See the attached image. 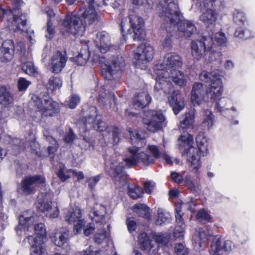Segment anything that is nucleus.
<instances>
[{
	"label": "nucleus",
	"mask_w": 255,
	"mask_h": 255,
	"mask_svg": "<svg viewBox=\"0 0 255 255\" xmlns=\"http://www.w3.org/2000/svg\"><path fill=\"white\" fill-rule=\"evenodd\" d=\"M153 239L158 244V247L165 246L167 245L170 238L168 233H154L153 235Z\"/></svg>",
	"instance_id": "obj_34"
},
{
	"label": "nucleus",
	"mask_w": 255,
	"mask_h": 255,
	"mask_svg": "<svg viewBox=\"0 0 255 255\" xmlns=\"http://www.w3.org/2000/svg\"><path fill=\"white\" fill-rule=\"evenodd\" d=\"M174 251L177 255H187L188 249L182 244H177L174 247Z\"/></svg>",
	"instance_id": "obj_50"
},
{
	"label": "nucleus",
	"mask_w": 255,
	"mask_h": 255,
	"mask_svg": "<svg viewBox=\"0 0 255 255\" xmlns=\"http://www.w3.org/2000/svg\"><path fill=\"white\" fill-rule=\"evenodd\" d=\"M0 52L3 54V57L6 60L10 59L14 52V44L12 40H5L2 43L0 49Z\"/></svg>",
	"instance_id": "obj_31"
},
{
	"label": "nucleus",
	"mask_w": 255,
	"mask_h": 255,
	"mask_svg": "<svg viewBox=\"0 0 255 255\" xmlns=\"http://www.w3.org/2000/svg\"><path fill=\"white\" fill-rule=\"evenodd\" d=\"M14 24L16 26L17 29L24 31V27L26 25V20L24 16L21 15L20 16H14Z\"/></svg>",
	"instance_id": "obj_48"
},
{
	"label": "nucleus",
	"mask_w": 255,
	"mask_h": 255,
	"mask_svg": "<svg viewBox=\"0 0 255 255\" xmlns=\"http://www.w3.org/2000/svg\"><path fill=\"white\" fill-rule=\"evenodd\" d=\"M168 73L169 78L171 79L176 85L181 87L186 85L187 78L182 72L176 69H171Z\"/></svg>",
	"instance_id": "obj_27"
},
{
	"label": "nucleus",
	"mask_w": 255,
	"mask_h": 255,
	"mask_svg": "<svg viewBox=\"0 0 255 255\" xmlns=\"http://www.w3.org/2000/svg\"><path fill=\"white\" fill-rule=\"evenodd\" d=\"M182 63L180 57L175 53L166 54L162 63L154 66V70L170 71L172 69H176L182 66Z\"/></svg>",
	"instance_id": "obj_14"
},
{
	"label": "nucleus",
	"mask_w": 255,
	"mask_h": 255,
	"mask_svg": "<svg viewBox=\"0 0 255 255\" xmlns=\"http://www.w3.org/2000/svg\"><path fill=\"white\" fill-rule=\"evenodd\" d=\"M193 139L192 135L185 133L179 137L178 145L179 147H188V151L186 153H183V155L186 153L187 160L190 163V166L196 171L201 166L200 155L198 152L199 151L200 154L203 156L206 154L208 152V143L207 139L202 135L199 134L196 137L197 149L194 147L190 146L193 142Z\"/></svg>",
	"instance_id": "obj_4"
},
{
	"label": "nucleus",
	"mask_w": 255,
	"mask_h": 255,
	"mask_svg": "<svg viewBox=\"0 0 255 255\" xmlns=\"http://www.w3.org/2000/svg\"><path fill=\"white\" fill-rule=\"evenodd\" d=\"M70 173L71 170H67L64 165H60L57 175L61 181L64 182L70 178Z\"/></svg>",
	"instance_id": "obj_44"
},
{
	"label": "nucleus",
	"mask_w": 255,
	"mask_h": 255,
	"mask_svg": "<svg viewBox=\"0 0 255 255\" xmlns=\"http://www.w3.org/2000/svg\"><path fill=\"white\" fill-rule=\"evenodd\" d=\"M129 148H136L139 149V152L140 153H143V154H145L147 156L151 157L153 159V161L151 163H150L148 164V165L152 164L154 163L155 161V159L159 158L161 157L162 153L160 152V151L159 150V148L158 147L154 145H149L147 146V149L149 152H150L152 154V155H149L147 154L146 153H144V152L141 151V149L140 147L138 146H133V147H129Z\"/></svg>",
	"instance_id": "obj_33"
},
{
	"label": "nucleus",
	"mask_w": 255,
	"mask_h": 255,
	"mask_svg": "<svg viewBox=\"0 0 255 255\" xmlns=\"http://www.w3.org/2000/svg\"><path fill=\"white\" fill-rule=\"evenodd\" d=\"M81 212L77 207L70 208L64 216L65 220L69 224H73L81 218Z\"/></svg>",
	"instance_id": "obj_29"
},
{
	"label": "nucleus",
	"mask_w": 255,
	"mask_h": 255,
	"mask_svg": "<svg viewBox=\"0 0 255 255\" xmlns=\"http://www.w3.org/2000/svg\"><path fill=\"white\" fill-rule=\"evenodd\" d=\"M67 59L65 52L58 51L55 53L51 58L52 72L56 74L60 73L65 67Z\"/></svg>",
	"instance_id": "obj_18"
},
{
	"label": "nucleus",
	"mask_w": 255,
	"mask_h": 255,
	"mask_svg": "<svg viewBox=\"0 0 255 255\" xmlns=\"http://www.w3.org/2000/svg\"><path fill=\"white\" fill-rule=\"evenodd\" d=\"M171 179L177 184L181 183L183 181V176L179 173L173 171L170 174Z\"/></svg>",
	"instance_id": "obj_62"
},
{
	"label": "nucleus",
	"mask_w": 255,
	"mask_h": 255,
	"mask_svg": "<svg viewBox=\"0 0 255 255\" xmlns=\"http://www.w3.org/2000/svg\"><path fill=\"white\" fill-rule=\"evenodd\" d=\"M22 70L29 75L35 76L37 74V68L34 65V64L30 61L25 62L22 67Z\"/></svg>",
	"instance_id": "obj_43"
},
{
	"label": "nucleus",
	"mask_w": 255,
	"mask_h": 255,
	"mask_svg": "<svg viewBox=\"0 0 255 255\" xmlns=\"http://www.w3.org/2000/svg\"><path fill=\"white\" fill-rule=\"evenodd\" d=\"M30 82L25 78H20L18 80V89L19 91H23L26 90L28 86L30 85Z\"/></svg>",
	"instance_id": "obj_54"
},
{
	"label": "nucleus",
	"mask_w": 255,
	"mask_h": 255,
	"mask_svg": "<svg viewBox=\"0 0 255 255\" xmlns=\"http://www.w3.org/2000/svg\"><path fill=\"white\" fill-rule=\"evenodd\" d=\"M128 155L123 159V161L118 165L116 160L110 162L111 168L115 172V178L124 185L127 183V175L123 171L124 167L134 166L138 163L141 162L143 165L147 166L148 164L153 161L151 157L147 156L143 153L139 152V149L136 148H128Z\"/></svg>",
	"instance_id": "obj_2"
},
{
	"label": "nucleus",
	"mask_w": 255,
	"mask_h": 255,
	"mask_svg": "<svg viewBox=\"0 0 255 255\" xmlns=\"http://www.w3.org/2000/svg\"><path fill=\"white\" fill-rule=\"evenodd\" d=\"M124 66L125 60L122 56H113L103 66L102 73L107 80L115 79L120 76Z\"/></svg>",
	"instance_id": "obj_8"
},
{
	"label": "nucleus",
	"mask_w": 255,
	"mask_h": 255,
	"mask_svg": "<svg viewBox=\"0 0 255 255\" xmlns=\"http://www.w3.org/2000/svg\"><path fill=\"white\" fill-rule=\"evenodd\" d=\"M128 17L132 30L128 29V32L130 34H131L133 32L132 35L133 39L134 40H139L143 34V20L141 17L137 15L133 10H130L129 11Z\"/></svg>",
	"instance_id": "obj_13"
},
{
	"label": "nucleus",
	"mask_w": 255,
	"mask_h": 255,
	"mask_svg": "<svg viewBox=\"0 0 255 255\" xmlns=\"http://www.w3.org/2000/svg\"><path fill=\"white\" fill-rule=\"evenodd\" d=\"M129 196L133 199H137L142 197L143 191L141 188L138 186L132 185L128 187Z\"/></svg>",
	"instance_id": "obj_40"
},
{
	"label": "nucleus",
	"mask_w": 255,
	"mask_h": 255,
	"mask_svg": "<svg viewBox=\"0 0 255 255\" xmlns=\"http://www.w3.org/2000/svg\"><path fill=\"white\" fill-rule=\"evenodd\" d=\"M156 79V84L154 86V91L156 93L162 92L166 95L171 94L168 97V101L175 114L177 115L184 108V104L182 102L178 101L177 95L178 91H175L173 86L169 80V74L168 71L155 70Z\"/></svg>",
	"instance_id": "obj_5"
},
{
	"label": "nucleus",
	"mask_w": 255,
	"mask_h": 255,
	"mask_svg": "<svg viewBox=\"0 0 255 255\" xmlns=\"http://www.w3.org/2000/svg\"><path fill=\"white\" fill-rule=\"evenodd\" d=\"M228 100L225 98L220 99L219 101L216 103V108L221 112L228 109L227 107V103Z\"/></svg>",
	"instance_id": "obj_56"
},
{
	"label": "nucleus",
	"mask_w": 255,
	"mask_h": 255,
	"mask_svg": "<svg viewBox=\"0 0 255 255\" xmlns=\"http://www.w3.org/2000/svg\"><path fill=\"white\" fill-rule=\"evenodd\" d=\"M44 178L41 175H34L25 178L21 182V187L23 193L25 195H29L34 191L36 185L43 183Z\"/></svg>",
	"instance_id": "obj_15"
},
{
	"label": "nucleus",
	"mask_w": 255,
	"mask_h": 255,
	"mask_svg": "<svg viewBox=\"0 0 255 255\" xmlns=\"http://www.w3.org/2000/svg\"><path fill=\"white\" fill-rule=\"evenodd\" d=\"M184 227L183 226H176L174 231V237L177 239L183 238L184 235Z\"/></svg>",
	"instance_id": "obj_63"
},
{
	"label": "nucleus",
	"mask_w": 255,
	"mask_h": 255,
	"mask_svg": "<svg viewBox=\"0 0 255 255\" xmlns=\"http://www.w3.org/2000/svg\"><path fill=\"white\" fill-rule=\"evenodd\" d=\"M31 104L43 117H52L60 112L59 104L47 95H33Z\"/></svg>",
	"instance_id": "obj_6"
},
{
	"label": "nucleus",
	"mask_w": 255,
	"mask_h": 255,
	"mask_svg": "<svg viewBox=\"0 0 255 255\" xmlns=\"http://www.w3.org/2000/svg\"><path fill=\"white\" fill-rule=\"evenodd\" d=\"M107 214L106 207L100 204H96L89 213L93 221L103 223Z\"/></svg>",
	"instance_id": "obj_24"
},
{
	"label": "nucleus",
	"mask_w": 255,
	"mask_h": 255,
	"mask_svg": "<svg viewBox=\"0 0 255 255\" xmlns=\"http://www.w3.org/2000/svg\"><path fill=\"white\" fill-rule=\"evenodd\" d=\"M89 57V54L88 52H85V54L83 53H79L77 56L76 61L79 65H84Z\"/></svg>",
	"instance_id": "obj_53"
},
{
	"label": "nucleus",
	"mask_w": 255,
	"mask_h": 255,
	"mask_svg": "<svg viewBox=\"0 0 255 255\" xmlns=\"http://www.w3.org/2000/svg\"><path fill=\"white\" fill-rule=\"evenodd\" d=\"M244 13L240 10H236L234 13V20L236 23H244L246 20Z\"/></svg>",
	"instance_id": "obj_51"
},
{
	"label": "nucleus",
	"mask_w": 255,
	"mask_h": 255,
	"mask_svg": "<svg viewBox=\"0 0 255 255\" xmlns=\"http://www.w3.org/2000/svg\"><path fill=\"white\" fill-rule=\"evenodd\" d=\"M171 220L169 214L164 212L162 209L158 210L157 219L156 220L157 225H161L165 223H169Z\"/></svg>",
	"instance_id": "obj_42"
},
{
	"label": "nucleus",
	"mask_w": 255,
	"mask_h": 255,
	"mask_svg": "<svg viewBox=\"0 0 255 255\" xmlns=\"http://www.w3.org/2000/svg\"><path fill=\"white\" fill-rule=\"evenodd\" d=\"M144 117L143 123L150 132L154 133L162 130L166 125V118L160 111H146Z\"/></svg>",
	"instance_id": "obj_7"
},
{
	"label": "nucleus",
	"mask_w": 255,
	"mask_h": 255,
	"mask_svg": "<svg viewBox=\"0 0 255 255\" xmlns=\"http://www.w3.org/2000/svg\"><path fill=\"white\" fill-rule=\"evenodd\" d=\"M13 101V97L9 91L5 86H0V104L7 106Z\"/></svg>",
	"instance_id": "obj_30"
},
{
	"label": "nucleus",
	"mask_w": 255,
	"mask_h": 255,
	"mask_svg": "<svg viewBox=\"0 0 255 255\" xmlns=\"http://www.w3.org/2000/svg\"><path fill=\"white\" fill-rule=\"evenodd\" d=\"M197 219L200 221H209L211 217L209 214L205 210L199 211L196 215Z\"/></svg>",
	"instance_id": "obj_52"
},
{
	"label": "nucleus",
	"mask_w": 255,
	"mask_h": 255,
	"mask_svg": "<svg viewBox=\"0 0 255 255\" xmlns=\"http://www.w3.org/2000/svg\"><path fill=\"white\" fill-rule=\"evenodd\" d=\"M214 121V116L210 110H206L204 113V120L202 123L203 128L209 129L212 127Z\"/></svg>",
	"instance_id": "obj_35"
},
{
	"label": "nucleus",
	"mask_w": 255,
	"mask_h": 255,
	"mask_svg": "<svg viewBox=\"0 0 255 255\" xmlns=\"http://www.w3.org/2000/svg\"><path fill=\"white\" fill-rule=\"evenodd\" d=\"M222 77L217 78L215 81L211 82L209 87L208 94L210 95L211 100L212 102H215L219 97L221 96L223 92V83L221 80Z\"/></svg>",
	"instance_id": "obj_22"
},
{
	"label": "nucleus",
	"mask_w": 255,
	"mask_h": 255,
	"mask_svg": "<svg viewBox=\"0 0 255 255\" xmlns=\"http://www.w3.org/2000/svg\"><path fill=\"white\" fill-rule=\"evenodd\" d=\"M62 85V81L59 77L52 76L49 78L47 86L49 90L53 92L60 89Z\"/></svg>",
	"instance_id": "obj_39"
},
{
	"label": "nucleus",
	"mask_w": 255,
	"mask_h": 255,
	"mask_svg": "<svg viewBox=\"0 0 255 255\" xmlns=\"http://www.w3.org/2000/svg\"><path fill=\"white\" fill-rule=\"evenodd\" d=\"M37 215L32 210H27L22 213L19 217V225L16 228V232L18 233V230L28 228L37 221Z\"/></svg>",
	"instance_id": "obj_19"
},
{
	"label": "nucleus",
	"mask_w": 255,
	"mask_h": 255,
	"mask_svg": "<svg viewBox=\"0 0 255 255\" xmlns=\"http://www.w3.org/2000/svg\"><path fill=\"white\" fill-rule=\"evenodd\" d=\"M235 36L241 39H248L253 37L251 31L249 29H243L242 28H238L235 32Z\"/></svg>",
	"instance_id": "obj_46"
},
{
	"label": "nucleus",
	"mask_w": 255,
	"mask_h": 255,
	"mask_svg": "<svg viewBox=\"0 0 255 255\" xmlns=\"http://www.w3.org/2000/svg\"><path fill=\"white\" fill-rule=\"evenodd\" d=\"M52 241L57 246H62L63 244L67 243L69 239V232L68 230L55 232L50 236Z\"/></svg>",
	"instance_id": "obj_28"
},
{
	"label": "nucleus",
	"mask_w": 255,
	"mask_h": 255,
	"mask_svg": "<svg viewBox=\"0 0 255 255\" xmlns=\"http://www.w3.org/2000/svg\"><path fill=\"white\" fill-rule=\"evenodd\" d=\"M220 238H215L211 246L210 253L211 255H221L223 251L230 252L232 249L233 243L230 241L225 242L224 246H221Z\"/></svg>",
	"instance_id": "obj_20"
},
{
	"label": "nucleus",
	"mask_w": 255,
	"mask_h": 255,
	"mask_svg": "<svg viewBox=\"0 0 255 255\" xmlns=\"http://www.w3.org/2000/svg\"><path fill=\"white\" fill-rule=\"evenodd\" d=\"M59 214V210L57 204L55 202L51 203V207L45 213V215L50 218H55L58 217Z\"/></svg>",
	"instance_id": "obj_45"
},
{
	"label": "nucleus",
	"mask_w": 255,
	"mask_h": 255,
	"mask_svg": "<svg viewBox=\"0 0 255 255\" xmlns=\"http://www.w3.org/2000/svg\"><path fill=\"white\" fill-rule=\"evenodd\" d=\"M138 239L140 248L142 250L148 251L153 255L157 253L158 247H155L147 234L145 233L140 234Z\"/></svg>",
	"instance_id": "obj_23"
},
{
	"label": "nucleus",
	"mask_w": 255,
	"mask_h": 255,
	"mask_svg": "<svg viewBox=\"0 0 255 255\" xmlns=\"http://www.w3.org/2000/svg\"><path fill=\"white\" fill-rule=\"evenodd\" d=\"M112 129V134L113 136V143L117 144L120 141V131L118 128L111 127Z\"/></svg>",
	"instance_id": "obj_59"
},
{
	"label": "nucleus",
	"mask_w": 255,
	"mask_h": 255,
	"mask_svg": "<svg viewBox=\"0 0 255 255\" xmlns=\"http://www.w3.org/2000/svg\"><path fill=\"white\" fill-rule=\"evenodd\" d=\"M213 45V38L210 37L193 40L190 43L191 55L194 59L199 60L212 50Z\"/></svg>",
	"instance_id": "obj_10"
},
{
	"label": "nucleus",
	"mask_w": 255,
	"mask_h": 255,
	"mask_svg": "<svg viewBox=\"0 0 255 255\" xmlns=\"http://www.w3.org/2000/svg\"><path fill=\"white\" fill-rule=\"evenodd\" d=\"M208 94L203 85L201 83H195L193 85L191 92V100L194 105H199L205 100Z\"/></svg>",
	"instance_id": "obj_17"
},
{
	"label": "nucleus",
	"mask_w": 255,
	"mask_h": 255,
	"mask_svg": "<svg viewBox=\"0 0 255 255\" xmlns=\"http://www.w3.org/2000/svg\"><path fill=\"white\" fill-rule=\"evenodd\" d=\"M212 235L208 230H200L199 233V242L198 243L199 247L203 249L205 248L208 244V238Z\"/></svg>",
	"instance_id": "obj_38"
},
{
	"label": "nucleus",
	"mask_w": 255,
	"mask_h": 255,
	"mask_svg": "<svg viewBox=\"0 0 255 255\" xmlns=\"http://www.w3.org/2000/svg\"><path fill=\"white\" fill-rule=\"evenodd\" d=\"M208 1L210 4L206 3L208 8L200 16V20L206 27H212L215 26L218 16L214 8L220 5L221 1L220 0H209Z\"/></svg>",
	"instance_id": "obj_12"
},
{
	"label": "nucleus",
	"mask_w": 255,
	"mask_h": 255,
	"mask_svg": "<svg viewBox=\"0 0 255 255\" xmlns=\"http://www.w3.org/2000/svg\"><path fill=\"white\" fill-rule=\"evenodd\" d=\"M31 255H47L42 246H31Z\"/></svg>",
	"instance_id": "obj_49"
},
{
	"label": "nucleus",
	"mask_w": 255,
	"mask_h": 255,
	"mask_svg": "<svg viewBox=\"0 0 255 255\" xmlns=\"http://www.w3.org/2000/svg\"><path fill=\"white\" fill-rule=\"evenodd\" d=\"M46 31L47 34L45 36L46 37L49 39H51L54 35L55 31L52 26V24L51 23L50 18L48 19L47 22Z\"/></svg>",
	"instance_id": "obj_58"
},
{
	"label": "nucleus",
	"mask_w": 255,
	"mask_h": 255,
	"mask_svg": "<svg viewBox=\"0 0 255 255\" xmlns=\"http://www.w3.org/2000/svg\"><path fill=\"white\" fill-rule=\"evenodd\" d=\"M151 100L147 91L139 92L133 99V106L135 109H142L150 103Z\"/></svg>",
	"instance_id": "obj_25"
},
{
	"label": "nucleus",
	"mask_w": 255,
	"mask_h": 255,
	"mask_svg": "<svg viewBox=\"0 0 255 255\" xmlns=\"http://www.w3.org/2000/svg\"><path fill=\"white\" fill-rule=\"evenodd\" d=\"M159 16L169 21L172 26L177 25L178 30L185 37H190L196 30L195 25L190 21L182 20L178 5L174 2L164 0L160 1L156 8Z\"/></svg>",
	"instance_id": "obj_1"
},
{
	"label": "nucleus",
	"mask_w": 255,
	"mask_h": 255,
	"mask_svg": "<svg viewBox=\"0 0 255 255\" xmlns=\"http://www.w3.org/2000/svg\"><path fill=\"white\" fill-rule=\"evenodd\" d=\"M100 178L101 177L100 175H97L88 178L87 179V182L88 184L89 187L91 190H93L96 184L100 180Z\"/></svg>",
	"instance_id": "obj_55"
},
{
	"label": "nucleus",
	"mask_w": 255,
	"mask_h": 255,
	"mask_svg": "<svg viewBox=\"0 0 255 255\" xmlns=\"http://www.w3.org/2000/svg\"><path fill=\"white\" fill-rule=\"evenodd\" d=\"M193 122L194 116L191 113L186 114L183 121L180 122V129L184 130L190 127H192Z\"/></svg>",
	"instance_id": "obj_41"
},
{
	"label": "nucleus",
	"mask_w": 255,
	"mask_h": 255,
	"mask_svg": "<svg viewBox=\"0 0 255 255\" xmlns=\"http://www.w3.org/2000/svg\"><path fill=\"white\" fill-rule=\"evenodd\" d=\"M79 102V97L76 95H73L69 99L68 106L70 109H74Z\"/></svg>",
	"instance_id": "obj_57"
},
{
	"label": "nucleus",
	"mask_w": 255,
	"mask_h": 255,
	"mask_svg": "<svg viewBox=\"0 0 255 255\" xmlns=\"http://www.w3.org/2000/svg\"><path fill=\"white\" fill-rule=\"evenodd\" d=\"M132 209L134 212L144 218L149 217V209L145 204H137Z\"/></svg>",
	"instance_id": "obj_36"
},
{
	"label": "nucleus",
	"mask_w": 255,
	"mask_h": 255,
	"mask_svg": "<svg viewBox=\"0 0 255 255\" xmlns=\"http://www.w3.org/2000/svg\"><path fill=\"white\" fill-rule=\"evenodd\" d=\"M193 139L192 135L185 133L179 137L178 145L179 147H188V151L186 153H183V155L186 153L187 160L190 163V166L196 171L201 166L200 155L198 152L199 151L200 154L203 156L206 154L208 152V143L207 139L202 135L199 134L196 137L197 149L194 147L190 146L193 142Z\"/></svg>",
	"instance_id": "obj_3"
},
{
	"label": "nucleus",
	"mask_w": 255,
	"mask_h": 255,
	"mask_svg": "<svg viewBox=\"0 0 255 255\" xmlns=\"http://www.w3.org/2000/svg\"><path fill=\"white\" fill-rule=\"evenodd\" d=\"M128 130L129 133L131 141H134L135 142H141V144L142 143L145 144V138L141 136L138 131L132 130L130 128H128Z\"/></svg>",
	"instance_id": "obj_47"
},
{
	"label": "nucleus",
	"mask_w": 255,
	"mask_h": 255,
	"mask_svg": "<svg viewBox=\"0 0 255 255\" xmlns=\"http://www.w3.org/2000/svg\"><path fill=\"white\" fill-rule=\"evenodd\" d=\"M154 49L148 43H141L137 48L134 55L135 65L141 69L145 67L147 63L153 58Z\"/></svg>",
	"instance_id": "obj_11"
},
{
	"label": "nucleus",
	"mask_w": 255,
	"mask_h": 255,
	"mask_svg": "<svg viewBox=\"0 0 255 255\" xmlns=\"http://www.w3.org/2000/svg\"><path fill=\"white\" fill-rule=\"evenodd\" d=\"M53 203L48 201L47 197L40 196L38 197L37 208L42 212L46 213L50 207H51V203Z\"/></svg>",
	"instance_id": "obj_37"
},
{
	"label": "nucleus",
	"mask_w": 255,
	"mask_h": 255,
	"mask_svg": "<svg viewBox=\"0 0 255 255\" xmlns=\"http://www.w3.org/2000/svg\"><path fill=\"white\" fill-rule=\"evenodd\" d=\"M224 72L219 70H215L212 73H208L206 71H203L200 75V79L201 81L205 82H208L215 81L217 78L219 77H224Z\"/></svg>",
	"instance_id": "obj_32"
},
{
	"label": "nucleus",
	"mask_w": 255,
	"mask_h": 255,
	"mask_svg": "<svg viewBox=\"0 0 255 255\" xmlns=\"http://www.w3.org/2000/svg\"><path fill=\"white\" fill-rule=\"evenodd\" d=\"M34 236L27 237V241L30 246H42L46 236V232L44 224L39 223L34 226Z\"/></svg>",
	"instance_id": "obj_16"
},
{
	"label": "nucleus",
	"mask_w": 255,
	"mask_h": 255,
	"mask_svg": "<svg viewBox=\"0 0 255 255\" xmlns=\"http://www.w3.org/2000/svg\"><path fill=\"white\" fill-rule=\"evenodd\" d=\"M127 225L129 232L134 231L136 228V224L133 218H128L127 220Z\"/></svg>",
	"instance_id": "obj_64"
},
{
	"label": "nucleus",
	"mask_w": 255,
	"mask_h": 255,
	"mask_svg": "<svg viewBox=\"0 0 255 255\" xmlns=\"http://www.w3.org/2000/svg\"><path fill=\"white\" fill-rule=\"evenodd\" d=\"M81 18L84 21V24L91 25L98 21V17L95 8L91 4H89L88 7L85 9L81 13Z\"/></svg>",
	"instance_id": "obj_26"
},
{
	"label": "nucleus",
	"mask_w": 255,
	"mask_h": 255,
	"mask_svg": "<svg viewBox=\"0 0 255 255\" xmlns=\"http://www.w3.org/2000/svg\"><path fill=\"white\" fill-rule=\"evenodd\" d=\"M64 30L76 36H82L85 31V24L82 18L78 15H68L62 23Z\"/></svg>",
	"instance_id": "obj_9"
},
{
	"label": "nucleus",
	"mask_w": 255,
	"mask_h": 255,
	"mask_svg": "<svg viewBox=\"0 0 255 255\" xmlns=\"http://www.w3.org/2000/svg\"><path fill=\"white\" fill-rule=\"evenodd\" d=\"M94 42L96 46L103 53H106L114 47L110 44L109 36L105 32L98 33Z\"/></svg>",
	"instance_id": "obj_21"
},
{
	"label": "nucleus",
	"mask_w": 255,
	"mask_h": 255,
	"mask_svg": "<svg viewBox=\"0 0 255 255\" xmlns=\"http://www.w3.org/2000/svg\"><path fill=\"white\" fill-rule=\"evenodd\" d=\"M48 138L49 139V141L52 142V145L49 146L48 147V151L49 153H53L57 151L58 147V145L57 143V141L52 137L49 136L48 137Z\"/></svg>",
	"instance_id": "obj_60"
},
{
	"label": "nucleus",
	"mask_w": 255,
	"mask_h": 255,
	"mask_svg": "<svg viewBox=\"0 0 255 255\" xmlns=\"http://www.w3.org/2000/svg\"><path fill=\"white\" fill-rule=\"evenodd\" d=\"M73 224L74 226V230L76 234H78L81 231V230L83 227L85 225V223L84 220L81 218Z\"/></svg>",
	"instance_id": "obj_61"
}]
</instances>
